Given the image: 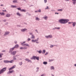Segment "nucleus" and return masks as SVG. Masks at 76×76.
I'll return each instance as SVG.
<instances>
[{
  "mask_svg": "<svg viewBox=\"0 0 76 76\" xmlns=\"http://www.w3.org/2000/svg\"><path fill=\"white\" fill-rule=\"evenodd\" d=\"M69 21V20L68 19H61L59 20L60 23H61L65 24L67 22Z\"/></svg>",
  "mask_w": 76,
  "mask_h": 76,
  "instance_id": "1",
  "label": "nucleus"
},
{
  "mask_svg": "<svg viewBox=\"0 0 76 76\" xmlns=\"http://www.w3.org/2000/svg\"><path fill=\"white\" fill-rule=\"evenodd\" d=\"M7 67H4L2 69L0 70V75L2 74V73H3L4 72L6 71L7 70Z\"/></svg>",
  "mask_w": 76,
  "mask_h": 76,
  "instance_id": "2",
  "label": "nucleus"
},
{
  "mask_svg": "<svg viewBox=\"0 0 76 76\" xmlns=\"http://www.w3.org/2000/svg\"><path fill=\"white\" fill-rule=\"evenodd\" d=\"M39 57H36V56H33V57L32 58H31V59H34V60H35L36 59L38 60H39Z\"/></svg>",
  "mask_w": 76,
  "mask_h": 76,
  "instance_id": "3",
  "label": "nucleus"
},
{
  "mask_svg": "<svg viewBox=\"0 0 76 76\" xmlns=\"http://www.w3.org/2000/svg\"><path fill=\"white\" fill-rule=\"evenodd\" d=\"M13 61H14L13 60H12L11 61H9L8 60L4 61V62L5 63H12Z\"/></svg>",
  "mask_w": 76,
  "mask_h": 76,
  "instance_id": "4",
  "label": "nucleus"
},
{
  "mask_svg": "<svg viewBox=\"0 0 76 76\" xmlns=\"http://www.w3.org/2000/svg\"><path fill=\"white\" fill-rule=\"evenodd\" d=\"M26 42H24L23 43H21V45H22L23 46H24V45H26V46L29 47V45L28 44H24Z\"/></svg>",
  "mask_w": 76,
  "mask_h": 76,
  "instance_id": "5",
  "label": "nucleus"
},
{
  "mask_svg": "<svg viewBox=\"0 0 76 76\" xmlns=\"http://www.w3.org/2000/svg\"><path fill=\"white\" fill-rule=\"evenodd\" d=\"M38 39H39V38H38V39H37V40L36 39V40H34V39H32L31 40V41L33 42H36V43H39V42H37V41H38Z\"/></svg>",
  "mask_w": 76,
  "mask_h": 76,
  "instance_id": "6",
  "label": "nucleus"
},
{
  "mask_svg": "<svg viewBox=\"0 0 76 76\" xmlns=\"http://www.w3.org/2000/svg\"><path fill=\"white\" fill-rule=\"evenodd\" d=\"M45 37L47 38H51L52 37V36L51 35H50L48 36H45Z\"/></svg>",
  "mask_w": 76,
  "mask_h": 76,
  "instance_id": "7",
  "label": "nucleus"
},
{
  "mask_svg": "<svg viewBox=\"0 0 76 76\" xmlns=\"http://www.w3.org/2000/svg\"><path fill=\"white\" fill-rule=\"evenodd\" d=\"M17 52L16 51H13V52H12L11 53V54L12 55H15L16 54V53Z\"/></svg>",
  "mask_w": 76,
  "mask_h": 76,
  "instance_id": "8",
  "label": "nucleus"
},
{
  "mask_svg": "<svg viewBox=\"0 0 76 76\" xmlns=\"http://www.w3.org/2000/svg\"><path fill=\"white\" fill-rule=\"evenodd\" d=\"M21 31H23V32H24V31H27V29L25 28H24V29H21Z\"/></svg>",
  "mask_w": 76,
  "mask_h": 76,
  "instance_id": "9",
  "label": "nucleus"
},
{
  "mask_svg": "<svg viewBox=\"0 0 76 76\" xmlns=\"http://www.w3.org/2000/svg\"><path fill=\"white\" fill-rule=\"evenodd\" d=\"M25 60L26 61H28V62H30L31 63H32V61H31V60H29V59L26 58V59H25Z\"/></svg>",
  "mask_w": 76,
  "mask_h": 76,
  "instance_id": "10",
  "label": "nucleus"
},
{
  "mask_svg": "<svg viewBox=\"0 0 76 76\" xmlns=\"http://www.w3.org/2000/svg\"><path fill=\"white\" fill-rule=\"evenodd\" d=\"M72 3L74 4L75 5V4L76 3V0H72Z\"/></svg>",
  "mask_w": 76,
  "mask_h": 76,
  "instance_id": "11",
  "label": "nucleus"
},
{
  "mask_svg": "<svg viewBox=\"0 0 76 76\" xmlns=\"http://www.w3.org/2000/svg\"><path fill=\"white\" fill-rule=\"evenodd\" d=\"M10 32H6L4 34V35H8V34H9Z\"/></svg>",
  "mask_w": 76,
  "mask_h": 76,
  "instance_id": "12",
  "label": "nucleus"
},
{
  "mask_svg": "<svg viewBox=\"0 0 76 76\" xmlns=\"http://www.w3.org/2000/svg\"><path fill=\"white\" fill-rule=\"evenodd\" d=\"M32 39H34L35 38V36L34 35H32L31 37V38Z\"/></svg>",
  "mask_w": 76,
  "mask_h": 76,
  "instance_id": "13",
  "label": "nucleus"
},
{
  "mask_svg": "<svg viewBox=\"0 0 76 76\" xmlns=\"http://www.w3.org/2000/svg\"><path fill=\"white\" fill-rule=\"evenodd\" d=\"M19 47V46L18 45H15V46L14 47L15 48H18Z\"/></svg>",
  "mask_w": 76,
  "mask_h": 76,
  "instance_id": "14",
  "label": "nucleus"
},
{
  "mask_svg": "<svg viewBox=\"0 0 76 76\" xmlns=\"http://www.w3.org/2000/svg\"><path fill=\"white\" fill-rule=\"evenodd\" d=\"M6 16L7 17H9L10 16V14H7L6 15Z\"/></svg>",
  "mask_w": 76,
  "mask_h": 76,
  "instance_id": "15",
  "label": "nucleus"
},
{
  "mask_svg": "<svg viewBox=\"0 0 76 76\" xmlns=\"http://www.w3.org/2000/svg\"><path fill=\"white\" fill-rule=\"evenodd\" d=\"M14 71L13 70H12L11 71H9V73H13V72H14Z\"/></svg>",
  "mask_w": 76,
  "mask_h": 76,
  "instance_id": "16",
  "label": "nucleus"
},
{
  "mask_svg": "<svg viewBox=\"0 0 76 76\" xmlns=\"http://www.w3.org/2000/svg\"><path fill=\"white\" fill-rule=\"evenodd\" d=\"M15 48L14 47H13V48H12L10 49V51H13V50H14V49Z\"/></svg>",
  "mask_w": 76,
  "mask_h": 76,
  "instance_id": "17",
  "label": "nucleus"
},
{
  "mask_svg": "<svg viewBox=\"0 0 76 76\" xmlns=\"http://www.w3.org/2000/svg\"><path fill=\"white\" fill-rule=\"evenodd\" d=\"M11 7L12 8H16L17 7L15 6L11 5Z\"/></svg>",
  "mask_w": 76,
  "mask_h": 76,
  "instance_id": "18",
  "label": "nucleus"
},
{
  "mask_svg": "<svg viewBox=\"0 0 76 76\" xmlns=\"http://www.w3.org/2000/svg\"><path fill=\"white\" fill-rule=\"evenodd\" d=\"M72 23H73V26H75V25H76V22H72Z\"/></svg>",
  "mask_w": 76,
  "mask_h": 76,
  "instance_id": "19",
  "label": "nucleus"
},
{
  "mask_svg": "<svg viewBox=\"0 0 76 76\" xmlns=\"http://www.w3.org/2000/svg\"><path fill=\"white\" fill-rule=\"evenodd\" d=\"M20 11L22 12H26V10H20Z\"/></svg>",
  "mask_w": 76,
  "mask_h": 76,
  "instance_id": "20",
  "label": "nucleus"
},
{
  "mask_svg": "<svg viewBox=\"0 0 76 76\" xmlns=\"http://www.w3.org/2000/svg\"><path fill=\"white\" fill-rule=\"evenodd\" d=\"M45 20H46L48 18V17L47 16H45L44 18H43Z\"/></svg>",
  "mask_w": 76,
  "mask_h": 76,
  "instance_id": "21",
  "label": "nucleus"
},
{
  "mask_svg": "<svg viewBox=\"0 0 76 76\" xmlns=\"http://www.w3.org/2000/svg\"><path fill=\"white\" fill-rule=\"evenodd\" d=\"M16 14H17V15H18L19 16H21V14H20L19 12H17Z\"/></svg>",
  "mask_w": 76,
  "mask_h": 76,
  "instance_id": "22",
  "label": "nucleus"
},
{
  "mask_svg": "<svg viewBox=\"0 0 76 76\" xmlns=\"http://www.w3.org/2000/svg\"><path fill=\"white\" fill-rule=\"evenodd\" d=\"M43 64H48V63L47 62H44L43 63Z\"/></svg>",
  "mask_w": 76,
  "mask_h": 76,
  "instance_id": "23",
  "label": "nucleus"
},
{
  "mask_svg": "<svg viewBox=\"0 0 76 76\" xmlns=\"http://www.w3.org/2000/svg\"><path fill=\"white\" fill-rule=\"evenodd\" d=\"M17 0H15L13 1V3L17 2Z\"/></svg>",
  "mask_w": 76,
  "mask_h": 76,
  "instance_id": "24",
  "label": "nucleus"
},
{
  "mask_svg": "<svg viewBox=\"0 0 76 76\" xmlns=\"http://www.w3.org/2000/svg\"><path fill=\"white\" fill-rule=\"evenodd\" d=\"M5 13L4 12H2V13H1V15H5Z\"/></svg>",
  "mask_w": 76,
  "mask_h": 76,
  "instance_id": "25",
  "label": "nucleus"
},
{
  "mask_svg": "<svg viewBox=\"0 0 76 76\" xmlns=\"http://www.w3.org/2000/svg\"><path fill=\"white\" fill-rule=\"evenodd\" d=\"M36 20H40L39 18H36Z\"/></svg>",
  "mask_w": 76,
  "mask_h": 76,
  "instance_id": "26",
  "label": "nucleus"
},
{
  "mask_svg": "<svg viewBox=\"0 0 76 76\" xmlns=\"http://www.w3.org/2000/svg\"><path fill=\"white\" fill-rule=\"evenodd\" d=\"M15 67H16V66L14 65L12 67V69H14V68H15Z\"/></svg>",
  "mask_w": 76,
  "mask_h": 76,
  "instance_id": "27",
  "label": "nucleus"
},
{
  "mask_svg": "<svg viewBox=\"0 0 76 76\" xmlns=\"http://www.w3.org/2000/svg\"><path fill=\"white\" fill-rule=\"evenodd\" d=\"M38 53H42V51L41 50H40V51H38Z\"/></svg>",
  "mask_w": 76,
  "mask_h": 76,
  "instance_id": "28",
  "label": "nucleus"
},
{
  "mask_svg": "<svg viewBox=\"0 0 76 76\" xmlns=\"http://www.w3.org/2000/svg\"><path fill=\"white\" fill-rule=\"evenodd\" d=\"M51 69H54V67L53 66H52L51 67Z\"/></svg>",
  "mask_w": 76,
  "mask_h": 76,
  "instance_id": "29",
  "label": "nucleus"
},
{
  "mask_svg": "<svg viewBox=\"0 0 76 76\" xmlns=\"http://www.w3.org/2000/svg\"><path fill=\"white\" fill-rule=\"evenodd\" d=\"M43 53H45V50H43Z\"/></svg>",
  "mask_w": 76,
  "mask_h": 76,
  "instance_id": "30",
  "label": "nucleus"
},
{
  "mask_svg": "<svg viewBox=\"0 0 76 76\" xmlns=\"http://www.w3.org/2000/svg\"><path fill=\"white\" fill-rule=\"evenodd\" d=\"M58 11H63V10H62V9L58 10Z\"/></svg>",
  "mask_w": 76,
  "mask_h": 76,
  "instance_id": "31",
  "label": "nucleus"
},
{
  "mask_svg": "<svg viewBox=\"0 0 76 76\" xmlns=\"http://www.w3.org/2000/svg\"><path fill=\"white\" fill-rule=\"evenodd\" d=\"M55 28L57 29H60V27H57V28Z\"/></svg>",
  "mask_w": 76,
  "mask_h": 76,
  "instance_id": "32",
  "label": "nucleus"
},
{
  "mask_svg": "<svg viewBox=\"0 0 76 76\" xmlns=\"http://www.w3.org/2000/svg\"><path fill=\"white\" fill-rule=\"evenodd\" d=\"M53 61V60L49 59V62H51V61Z\"/></svg>",
  "mask_w": 76,
  "mask_h": 76,
  "instance_id": "33",
  "label": "nucleus"
},
{
  "mask_svg": "<svg viewBox=\"0 0 76 76\" xmlns=\"http://www.w3.org/2000/svg\"><path fill=\"white\" fill-rule=\"evenodd\" d=\"M22 64H23V63L22 62H21L20 63V65L21 66V65H22Z\"/></svg>",
  "mask_w": 76,
  "mask_h": 76,
  "instance_id": "34",
  "label": "nucleus"
},
{
  "mask_svg": "<svg viewBox=\"0 0 76 76\" xmlns=\"http://www.w3.org/2000/svg\"><path fill=\"white\" fill-rule=\"evenodd\" d=\"M12 69H13L12 68V67H11V68L9 69V70H12Z\"/></svg>",
  "mask_w": 76,
  "mask_h": 76,
  "instance_id": "35",
  "label": "nucleus"
},
{
  "mask_svg": "<svg viewBox=\"0 0 76 76\" xmlns=\"http://www.w3.org/2000/svg\"><path fill=\"white\" fill-rule=\"evenodd\" d=\"M27 47H24L23 48V49H27Z\"/></svg>",
  "mask_w": 76,
  "mask_h": 76,
  "instance_id": "36",
  "label": "nucleus"
},
{
  "mask_svg": "<svg viewBox=\"0 0 76 76\" xmlns=\"http://www.w3.org/2000/svg\"><path fill=\"white\" fill-rule=\"evenodd\" d=\"M15 56H14L13 57V59L14 60H16V58L15 57Z\"/></svg>",
  "mask_w": 76,
  "mask_h": 76,
  "instance_id": "37",
  "label": "nucleus"
},
{
  "mask_svg": "<svg viewBox=\"0 0 76 76\" xmlns=\"http://www.w3.org/2000/svg\"><path fill=\"white\" fill-rule=\"evenodd\" d=\"M18 10H20L21 11V9L20 8H17Z\"/></svg>",
  "mask_w": 76,
  "mask_h": 76,
  "instance_id": "38",
  "label": "nucleus"
},
{
  "mask_svg": "<svg viewBox=\"0 0 76 76\" xmlns=\"http://www.w3.org/2000/svg\"><path fill=\"white\" fill-rule=\"evenodd\" d=\"M28 41H29L31 40V39L30 38H28Z\"/></svg>",
  "mask_w": 76,
  "mask_h": 76,
  "instance_id": "39",
  "label": "nucleus"
},
{
  "mask_svg": "<svg viewBox=\"0 0 76 76\" xmlns=\"http://www.w3.org/2000/svg\"><path fill=\"white\" fill-rule=\"evenodd\" d=\"M45 3H46L47 2V0H44Z\"/></svg>",
  "mask_w": 76,
  "mask_h": 76,
  "instance_id": "40",
  "label": "nucleus"
},
{
  "mask_svg": "<svg viewBox=\"0 0 76 76\" xmlns=\"http://www.w3.org/2000/svg\"><path fill=\"white\" fill-rule=\"evenodd\" d=\"M49 9V7L48 6H47V8H45V9Z\"/></svg>",
  "mask_w": 76,
  "mask_h": 76,
  "instance_id": "41",
  "label": "nucleus"
},
{
  "mask_svg": "<svg viewBox=\"0 0 76 76\" xmlns=\"http://www.w3.org/2000/svg\"><path fill=\"white\" fill-rule=\"evenodd\" d=\"M24 49V48H23V47H21V48H20V49Z\"/></svg>",
  "mask_w": 76,
  "mask_h": 76,
  "instance_id": "42",
  "label": "nucleus"
},
{
  "mask_svg": "<svg viewBox=\"0 0 76 76\" xmlns=\"http://www.w3.org/2000/svg\"><path fill=\"white\" fill-rule=\"evenodd\" d=\"M48 54V52H47L45 54V55H47V54Z\"/></svg>",
  "mask_w": 76,
  "mask_h": 76,
  "instance_id": "43",
  "label": "nucleus"
},
{
  "mask_svg": "<svg viewBox=\"0 0 76 76\" xmlns=\"http://www.w3.org/2000/svg\"><path fill=\"white\" fill-rule=\"evenodd\" d=\"M2 12H7V11L6 10H2Z\"/></svg>",
  "mask_w": 76,
  "mask_h": 76,
  "instance_id": "44",
  "label": "nucleus"
},
{
  "mask_svg": "<svg viewBox=\"0 0 76 76\" xmlns=\"http://www.w3.org/2000/svg\"><path fill=\"white\" fill-rule=\"evenodd\" d=\"M53 47V45H51L50 46V47H51V48H52V47Z\"/></svg>",
  "mask_w": 76,
  "mask_h": 76,
  "instance_id": "45",
  "label": "nucleus"
},
{
  "mask_svg": "<svg viewBox=\"0 0 76 76\" xmlns=\"http://www.w3.org/2000/svg\"><path fill=\"white\" fill-rule=\"evenodd\" d=\"M17 41H15V44H17Z\"/></svg>",
  "mask_w": 76,
  "mask_h": 76,
  "instance_id": "46",
  "label": "nucleus"
},
{
  "mask_svg": "<svg viewBox=\"0 0 76 76\" xmlns=\"http://www.w3.org/2000/svg\"><path fill=\"white\" fill-rule=\"evenodd\" d=\"M6 51L5 50H4L2 51V52H5Z\"/></svg>",
  "mask_w": 76,
  "mask_h": 76,
  "instance_id": "47",
  "label": "nucleus"
},
{
  "mask_svg": "<svg viewBox=\"0 0 76 76\" xmlns=\"http://www.w3.org/2000/svg\"><path fill=\"white\" fill-rule=\"evenodd\" d=\"M2 57V56H1V55L0 54V58H1Z\"/></svg>",
  "mask_w": 76,
  "mask_h": 76,
  "instance_id": "48",
  "label": "nucleus"
},
{
  "mask_svg": "<svg viewBox=\"0 0 76 76\" xmlns=\"http://www.w3.org/2000/svg\"><path fill=\"white\" fill-rule=\"evenodd\" d=\"M29 34H30L31 35H32L33 34L32 33H29Z\"/></svg>",
  "mask_w": 76,
  "mask_h": 76,
  "instance_id": "49",
  "label": "nucleus"
},
{
  "mask_svg": "<svg viewBox=\"0 0 76 76\" xmlns=\"http://www.w3.org/2000/svg\"><path fill=\"white\" fill-rule=\"evenodd\" d=\"M1 6H4V5L3 4H1Z\"/></svg>",
  "mask_w": 76,
  "mask_h": 76,
  "instance_id": "50",
  "label": "nucleus"
},
{
  "mask_svg": "<svg viewBox=\"0 0 76 76\" xmlns=\"http://www.w3.org/2000/svg\"><path fill=\"white\" fill-rule=\"evenodd\" d=\"M55 14H58V13H55Z\"/></svg>",
  "mask_w": 76,
  "mask_h": 76,
  "instance_id": "51",
  "label": "nucleus"
},
{
  "mask_svg": "<svg viewBox=\"0 0 76 76\" xmlns=\"http://www.w3.org/2000/svg\"><path fill=\"white\" fill-rule=\"evenodd\" d=\"M37 70H38V69H39V68H38V67H37Z\"/></svg>",
  "mask_w": 76,
  "mask_h": 76,
  "instance_id": "52",
  "label": "nucleus"
},
{
  "mask_svg": "<svg viewBox=\"0 0 76 76\" xmlns=\"http://www.w3.org/2000/svg\"><path fill=\"white\" fill-rule=\"evenodd\" d=\"M41 11V10H39V11H38V12H40Z\"/></svg>",
  "mask_w": 76,
  "mask_h": 76,
  "instance_id": "53",
  "label": "nucleus"
},
{
  "mask_svg": "<svg viewBox=\"0 0 76 76\" xmlns=\"http://www.w3.org/2000/svg\"><path fill=\"white\" fill-rule=\"evenodd\" d=\"M0 55H3V53H1V54H0Z\"/></svg>",
  "mask_w": 76,
  "mask_h": 76,
  "instance_id": "54",
  "label": "nucleus"
},
{
  "mask_svg": "<svg viewBox=\"0 0 76 76\" xmlns=\"http://www.w3.org/2000/svg\"><path fill=\"white\" fill-rule=\"evenodd\" d=\"M74 66H75V67H76V64H75L74 65Z\"/></svg>",
  "mask_w": 76,
  "mask_h": 76,
  "instance_id": "55",
  "label": "nucleus"
},
{
  "mask_svg": "<svg viewBox=\"0 0 76 76\" xmlns=\"http://www.w3.org/2000/svg\"><path fill=\"white\" fill-rule=\"evenodd\" d=\"M44 75H41V76H44Z\"/></svg>",
  "mask_w": 76,
  "mask_h": 76,
  "instance_id": "56",
  "label": "nucleus"
},
{
  "mask_svg": "<svg viewBox=\"0 0 76 76\" xmlns=\"http://www.w3.org/2000/svg\"><path fill=\"white\" fill-rule=\"evenodd\" d=\"M71 23L70 22H69L68 23L69 24H70V23Z\"/></svg>",
  "mask_w": 76,
  "mask_h": 76,
  "instance_id": "57",
  "label": "nucleus"
},
{
  "mask_svg": "<svg viewBox=\"0 0 76 76\" xmlns=\"http://www.w3.org/2000/svg\"><path fill=\"white\" fill-rule=\"evenodd\" d=\"M65 1H69V0H65Z\"/></svg>",
  "mask_w": 76,
  "mask_h": 76,
  "instance_id": "58",
  "label": "nucleus"
},
{
  "mask_svg": "<svg viewBox=\"0 0 76 76\" xmlns=\"http://www.w3.org/2000/svg\"><path fill=\"white\" fill-rule=\"evenodd\" d=\"M38 12V11H35V12Z\"/></svg>",
  "mask_w": 76,
  "mask_h": 76,
  "instance_id": "59",
  "label": "nucleus"
},
{
  "mask_svg": "<svg viewBox=\"0 0 76 76\" xmlns=\"http://www.w3.org/2000/svg\"><path fill=\"white\" fill-rule=\"evenodd\" d=\"M1 13L0 12V15H1Z\"/></svg>",
  "mask_w": 76,
  "mask_h": 76,
  "instance_id": "60",
  "label": "nucleus"
},
{
  "mask_svg": "<svg viewBox=\"0 0 76 76\" xmlns=\"http://www.w3.org/2000/svg\"><path fill=\"white\" fill-rule=\"evenodd\" d=\"M52 76H54V75H52Z\"/></svg>",
  "mask_w": 76,
  "mask_h": 76,
  "instance_id": "61",
  "label": "nucleus"
},
{
  "mask_svg": "<svg viewBox=\"0 0 76 76\" xmlns=\"http://www.w3.org/2000/svg\"><path fill=\"white\" fill-rule=\"evenodd\" d=\"M2 59H0V60H2Z\"/></svg>",
  "mask_w": 76,
  "mask_h": 76,
  "instance_id": "62",
  "label": "nucleus"
},
{
  "mask_svg": "<svg viewBox=\"0 0 76 76\" xmlns=\"http://www.w3.org/2000/svg\"><path fill=\"white\" fill-rule=\"evenodd\" d=\"M17 56V55H16V56H15L16 57H17V56Z\"/></svg>",
  "mask_w": 76,
  "mask_h": 76,
  "instance_id": "63",
  "label": "nucleus"
},
{
  "mask_svg": "<svg viewBox=\"0 0 76 76\" xmlns=\"http://www.w3.org/2000/svg\"><path fill=\"white\" fill-rule=\"evenodd\" d=\"M36 31H37V30H36Z\"/></svg>",
  "mask_w": 76,
  "mask_h": 76,
  "instance_id": "64",
  "label": "nucleus"
}]
</instances>
